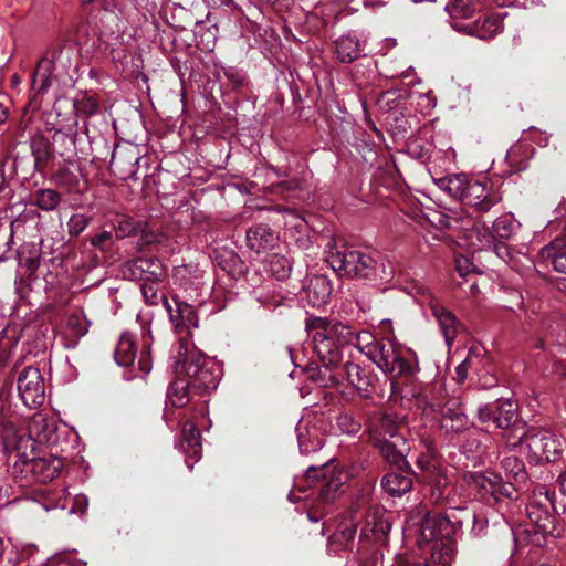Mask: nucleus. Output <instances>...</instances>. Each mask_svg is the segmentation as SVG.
Masks as SVG:
<instances>
[{
  "instance_id": "obj_1",
  "label": "nucleus",
  "mask_w": 566,
  "mask_h": 566,
  "mask_svg": "<svg viewBox=\"0 0 566 566\" xmlns=\"http://www.w3.org/2000/svg\"><path fill=\"white\" fill-rule=\"evenodd\" d=\"M176 373L185 375L189 381L176 380L168 389L167 396L175 407H184L189 401L188 388L191 386L200 391H211L217 388L219 374L214 364L191 346L187 337H180L177 346Z\"/></svg>"
},
{
  "instance_id": "obj_2",
  "label": "nucleus",
  "mask_w": 566,
  "mask_h": 566,
  "mask_svg": "<svg viewBox=\"0 0 566 566\" xmlns=\"http://www.w3.org/2000/svg\"><path fill=\"white\" fill-rule=\"evenodd\" d=\"M306 329L313 338V348L323 366H335L343 360V348L355 345L363 332H354L350 326L342 323H332L327 318L311 317L306 322Z\"/></svg>"
},
{
  "instance_id": "obj_3",
  "label": "nucleus",
  "mask_w": 566,
  "mask_h": 566,
  "mask_svg": "<svg viewBox=\"0 0 566 566\" xmlns=\"http://www.w3.org/2000/svg\"><path fill=\"white\" fill-rule=\"evenodd\" d=\"M357 349L392 378L411 376L416 371L415 357L409 349L388 338L377 339L368 331L357 338Z\"/></svg>"
},
{
  "instance_id": "obj_4",
  "label": "nucleus",
  "mask_w": 566,
  "mask_h": 566,
  "mask_svg": "<svg viewBox=\"0 0 566 566\" xmlns=\"http://www.w3.org/2000/svg\"><path fill=\"white\" fill-rule=\"evenodd\" d=\"M437 187L449 197L474 207L481 212L489 211L500 201L488 180H480L464 174L449 175L434 179Z\"/></svg>"
},
{
  "instance_id": "obj_5",
  "label": "nucleus",
  "mask_w": 566,
  "mask_h": 566,
  "mask_svg": "<svg viewBox=\"0 0 566 566\" xmlns=\"http://www.w3.org/2000/svg\"><path fill=\"white\" fill-rule=\"evenodd\" d=\"M408 395L415 399V407L422 412V416L429 421H439L440 428L446 433H459L470 428V420L459 408H455V401H444L443 398H437L421 387L411 388L405 394L406 397Z\"/></svg>"
},
{
  "instance_id": "obj_6",
  "label": "nucleus",
  "mask_w": 566,
  "mask_h": 566,
  "mask_svg": "<svg viewBox=\"0 0 566 566\" xmlns=\"http://www.w3.org/2000/svg\"><path fill=\"white\" fill-rule=\"evenodd\" d=\"M454 533L455 526L447 516L429 513L421 524L419 545H430L432 560L449 565L455 553Z\"/></svg>"
},
{
  "instance_id": "obj_7",
  "label": "nucleus",
  "mask_w": 566,
  "mask_h": 566,
  "mask_svg": "<svg viewBox=\"0 0 566 566\" xmlns=\"http://www.w3.org/2000/svg\"><path fill=\"white\" fill-rule=\"evenodd\" d=\"M319 478L322 481L318 486V499L307 512V517L312 522H318L324 516L325 505L333 503L339 496L348 475L335 465L310 467L305 474L306 482L311 485Z\"/></svg>"
},
{
  "instance_id": "obj_8",
  "label": "nucleus",
  "mask_w": 566,
  "mask_h": 566,
  "mask_svg": "<svg viewBox=\"0 0 566 566\" xmlns=\"http://www.w3.org/2000/svg\"><path fill=\"white\" fill-rule=\"evenodd\" d=\"M502 469L509 482H503L502 478L494 472L475 474L473 480L478 486L492 493L495 499L513 497L514 492L527 480L524 462L515 455H509L502 460Z\"/></svg>"
},
{
  "instance_id": "obj_9",
  "label": "nucleus",
  "mask_w": 566,
  "mask_h": 566,
  "mask_svg": "<svg viewBox=\"0 0 566 566\" xmlns=\"http://www.w3.org/2000/svg\"><path fill=\"white\" fill-rule=\"evenodd\" d=\"M73 53L71 45L49 50L32 74L33 88L38 93H44L52 86L54 80L62 78L73 64Z\"/></svg>"
},
{
  "instance_id": "obj_10",
  "label": "nucleus",
  "mask_w": 566,
  "mask_h": 566,
  "mask_svg": "<svg viewBox=\"0 0 566 566\" xmlns=\"http://www.w3.org/2000/svg\"><path fill=\"white\" fill-rule=\"evenodd\" d=\"M510 449L525 448L538 461H555L562 452V442L547 429L531 428L520 436L507 438Z\"/></svg>"
},
{
  "instance_id": "obj_11",
  "label": "nucleus",
  "mask_w": 566,
  "mask_h": 566,
  "mask_svg": "<svg viewBox=\"0 0 566 566\" xmlns=\"http://www.w3.org/2000/svg\"><path fill=\"white\" fill-rule=\"evenodd\" d=\"M326 261L340 276L371 277L376 271V261L365 252L343 247H332Z\"/></svg>"
},
{
  "instance_id": "obj_12",
  "label": "nucleus",
  "mask_w": 566,
  "mask_h": 566,
  "mask_svg": "<svg viewBox=\"0 0 566 566\" xmlns=\"http://www.w3.org/2000/svg\"><path fill=\"white\" fill-rule=\"evenodd\" d=\"M319 374L324 378L322 380L323 386L339 385L344 380H347L353 385L358 394L363 398H369L371 396L373 379L370 375L357 364L342 361L335 366H323L319 369Z\"/></svg>"
},
{
  "instance_id": "obj_13",
  "label": "nucleus",
  "mask_w": 566,
  "mask_h": 566,
  "mask_svg": "<svg viewBox=\"0 0 566 566\" xmlns=\"http://www.w3.org/2000/svg\"><path fill=\"white\" fill-rule=\"evenodd\" d=\"M12 472L21 481L31 474L35 481L46 483L53 480L61 471L63 463L59 458H28L25 454L17 453Z\"/></svg>"
},
{
  "instance_id": "obj_14",
  "label": "nucleus",
  "mask_w": 566,
  "mask_h": 566,
  "mask_svg": "<svg viewBox=\"0 0 566 566\" xmlns=\"http://www.w3.org/2000/svg\"><path fill=\"white\" fill-rule=\"evenodd\" d=\"M18 392L23 403L33 408L44 401L45 386L38 368L25 367L18 376Z\"/></svg>"
},
{
  "instance_id": "obj_15",
  "label": "nucleus",
  "mask_w": 566,
  "mask_h": 566,
  "mask_svg": "<svg viewBox=\"0 0 566 566\" xmlns=\"http://www.w3.org/2000/svg\"><path fill=\"white\" fill-rule=\"evenodd\" d=\"M29 438L33 442L46 447H55L60 441V427L55 418L38 412L28 424Z\"/></svg>"
},
{
  "instance_id": "obj_16",
  "label": "nucleus",
  "mask_w": 566,
  "mask_h": 566,
  "mask_svg": "<svg viewBox=\"0 0 566 566\" xmlns=\"http://www.w3.org/2000/svg\"><path fill=\"white\" fill-rule=\"evenodd\" d=\"M554 492L545 485H538L534 489L533 505L544 510V516L535 511L534 507L528 512V517L534 523L535 534L544 535L551 532L553 520L548 515V510L554 509Z\"/></svg>"
},
{
  "instance_id": "obj_17",
  "label": "nucleus",
  "mask_w": 566,
  "mask_h": 566,
  "mask_svg": "<svg viewBox=\"0 0 566 566\" xmlns=\"http://www.w3.org/2000/svg\"><path fill=\"white\" fill-rule=\"evenodd\" d=\"M127 4V0H104V12L101 19L106 33L120 35L126 32L128 25Z\"/></svg>"
},
{
  "instance_id": "obj_18",
  "label": "nucleus",
  "mask_w": 566,
  "mask_h": 566,
  "mask_svg": "<svg viewBox=\"0 0 566 566\" xmlns=\"http://www.w3.org/2000/svg\"><path fill=\"white\" fill-rule=\"evenodd\" d=\"M430 310L443 335L447 347L450 348L457 336L463 331V325L451 311L439 302L432 303Z\"/></svg>"
},
{
  "instance_id": "obj_19",
  "label": "nucleus",
  "mask_w": 566,
  "mask_h": 566,
  "mask_svg": "<svg viewBox=\"0 0 566 566\" xmlns=\"http://www.w3.org/2000/svg\"><path fill=\"white\" fill-rule=\"evenodd\" d=\"M165 303V307L169 313L170 321L172 322L175 329L178 334L182 332L190 335L191 328L198 327V316L193 307L185 302L174 301L176 307L172 308L170 303L164 296H160Z\"/></svg>"
},
{
  "instance_id": "obj_20",
  "label": "nucleus",
  "mask_w": 566,
  "mask_h": 566,
  "mask_svg": "<svg viewBox=\"0 0 566 566\" xmlns=\"http://www.w3.org/2000/svg\"><path fill=\"white\" fill-rule=\"evenodd\" d=\"M407 424L405 416L396 412H385L373 427V440L397 439L406 437Z\"/></svg>"
},
{
  "instance_id": "obj_21",
  "label": "nucleus",
  "mask_w": 566,
  "mask_h": 566,
  "mask_svg": "<svg viewBox=\"0 0 566 566\" xmlns=\"http://www.w3.org/2000/svg\"><path fill=\"white\" fill-rule=\"evenodd\" d=\"M493 423L496 426V428L500 429L512 428V431H510L505 437L506 440L509 437L513 439L524 431V424L518 423L517 421L516 406L509 399L500 400L495 405V416L493 418Z\"/></svg>"
},
{
  "instance_id": "obj_22",
  "label": "nucleus",
  "mask_w": 566,
  "mask_h": 566,
  "mask_svg": "<svg viewBox=\"0 0 566 566\" xmlns=\"http://www.w3.org/2000/svg\"><path fill=\"white\" fill-rule=\"evenodd\" d=\"M303 298L313 307H321L327 304L332 285L329 280L324 275H314L306 280L303 287Z\"/></svg>"
},
{
  "instance_id": "obj_23",
  "label": "nucleus",
  "mask_w": 566,
  "mask_h": 566,
  "mask_svg": "<svg viewBox=\"0 0 566 566\" xmlns=\"http://www.w3.org/2000/svg\"><path fill=\"white\" fill-rule=\"evenodd\" d=\"M457 27L458 31L488 40L502 30V20L499 15H485L483 19L471 20L467 24H457Z\"/></svg>"
},
{
  "instance_id": "obj_24",
  "label": "nucleus",
  "mask_w": 566,
  "mask_h": 566,
  "mask_svg": "<svg viewBox=\"0 0 566 566\" xmlns=\"http://www.w3.org/2000/svg\"><path fill=\"white\" fill-rule=\"evenodd\" d=\"M134 280L155 283L165 275L161 262L156 258H138L129 264Z\"/></svg>"
},
{
  "instance_id": "obj_25",
  "label": "nucleus",
  "mask_w": 566,
  "mask_h": 566,
  "mask_svg": "<svg viewBox=\"0 0 566 566\" xmlns=\"http://www.w3.org/2000/svg\"><path fill=\"white\" fill-rule=\"evenodd\" d=\"M481 9L480 0H450L444 8L455 30L457 24H467V21H471Z\"/></svg>"
},
{
  "instance_id": "obj_26",
  "label": "nucleus",
  "mask_w": 566,
  "mask_h": 566,
  "mask_svg": "<svg viewBox=\"0 0 566 566\" xmlns=\"http://www.w3.org/2000/svg\"><path fill=\"white\" fill-rule=\"evenodd\" d=\"M385 461L392 465H401L405 462L409 446L406 437L397 439H378L374 440Z\"/></svg>"
},
{
  "instance_id": "obj_27",
  "label": "nucleus",
  "mask_w": 566,
  "mask_h": 566,
  "mask_svg": "<svg viewBox=\"0 0 566 566\" xmlns=\"http://www.w3.org/2000/svg\"><path fill=\"white\" fill-rule=\"evenodd\" d=\"M181 449L186 453V464L192 469L201 458V436L192 423H186L181 430Z\"/></svg>"
},
{
  "instance_id": "obj_28",
  "label": "nucleus",
  "mask_w": 566,
  "mask_h": 566,
  "mask_svg": "<svg viewBox=\"0 0 566 566\" xmlns=\"http://www.w3.org/2000/svg\"><path fill=\"white\" fill-rule=\"evenodd\" d=\"M88 331V322L82 313H72L66 316L62 335L65 340V347L73 348L78 339Z\"/></svg>"
},
{
  "instance_id": "obj_29",
  "label": "nucleus",
  "mask_w": 566,
  "mask_h": 566,
  "mask_svg": "<svg viewBox=\"0 0 566 566\" xmlns=\"http://www.w3.org/2000/svg\"><path fill=\"white\" fill-rule=\"evenodd\" d=\"M139 157L135 154L134 147L115 148L109 166L114 171L122 174L123 178L136 172L135 166L138 164Z\"/></svg>"
},
{
  "instance_id": "obj_30",
  "label": "nucleus",
  "mask_w": 566,
  "mask_h": 566,
  "mask_svg": "<svg viewBox=\"0 0 566 566\" xmlns=\"http://www.w3.org/2000/svg\"><path fill=\"white\" fill-rule=\"evenodd\" d=\"M541 259L551 264L555 271L566 274V244L564 239H556L539 252Z\"/></svg>"
},
{
  "instance_id": "obj_31",
  "label": "nucleus",
  "mask_w": 566,
  "mask_h": 566,
  "mask_svg": "<svg viewBox=\"0 0 566 566\" xmlns=\"http://www.w3.org/2000/svg\"><path fill=\"white\" fill-rule=\"evenodd\" d=\"M245 240L251 250L260 253L275 243L276 235L269 227L258 224L247 231Z\"/></svg>"
},
{
  "instance_id": "obj_32",
  "label": "nucleus",
  "mask_w": 566,
  "mask_h": 566,
  "mask_svg": "<svg viewBox=\"0 0 566 566\" xmlns=\"http://www.w3.org/2000/svg\"><path fill=\"white\" fill-rule=\"evenodd\" d=\"M296 434L302 453L317 451L324 444V439L318 433L317 428L315 426L310 428L303 420H301L296 427Z\"/></svg>"
},
{
  "instance_id": "obj_33",
  "label": "nucleus",
  "mask_w": 566,
  "mask_h": 566,
  "mask_svg": "<svg viewBox=\"0 0 566 566\" xmlns=\"http://www.w3.org/2000/svg\"><path fill=\"white\" fill-rule=\"evenodd\" d=\"M491 249L501 260L517 272L530 269L532 265V260L526 254L512 252L510 247L503 242L494 240Z\"/></svg>"
},
{
  "instance_id": "obj_34",
  "label": "nucleus",
  "mask_w": 566,
  "mask_h": 566,
  "mask_svg": "<svg viewBox=\"0 0 566 566\" xmlns=\"http://www.w3.org/2000/svg\"><path fill=\"white\" fill-rule=\"evenodd\" d=\"M136 353L134 335L129 332L123 333L114 354V358L117 365L123 367L134 366L136 360Z\"/></svg>"
},
{
  "instance_id": "obj_35",
  "label": "nucleus",
  "mask_w": 566,
  "mask_h": 566,
  "mask_svg": "<svg viewBox=\"0 0 566 566\" xmlns=\"http://www.w3.org/2000/svg\"><path fill=\"white\" fill-rule=\"evenodd\" d=\"M357 530V518L349 516L344 518L337 526L335 533L329 537L328 543L331 546H336L335 551L347 548L349 543L354 539Z\"/></svg>"
},
{
  "instance_id": "obj_36",
  "label": "nucleus",
  "mask_w": 566,
  "mask_h": 566,
  "mask_svg": "<svg viewBox=\"0 0 566 566\" xmlns=\"http://www.w3.org/2000/svg\"><path fill=\"white\" fill-rule=\"evenodd\" d=\"M337 57L343 63H350L363 53V44L353 35H343L335 42Z\"/></svg>"
},
{
  "instance_id": "obj_37",
  "label": "nucleus",
  "mask_w": 566,
  "mask_h": 566,
  "mask_svg": "<svg viewBox=\"0 0 566 566\" xmlns=\"http://www.w3.org/2000/svg\"><path fill=\"white\" fill-rule=\"evenodd\" d=\"M424 450L418 455L416 465L424 473V478H430L440 473L439 463L436 458L433 441L427 438L424 441Z\"/></svg>"
},
{
  "instance_id": "obj_38",
  "label": "nucleus",
  "mask_w": 566,
  "mask_h": 566,
  "mask_svg": "<svg viewBox=\"0 0 566 566\" xmlns=\"http://www.w3.org/2000/svg\"><path fill=\"white\" fill-rule=\"evenodd\" d=\"M381 486L389 495L401 496L411 489V480L400 472H389L381 479Z\"/></svg>"
},
{
  "instance_id": "obj_39",
  "label": "nucleus",
  "mask_w": 566,
  "mask_h": 566,
  "mask_svg": "<svg viewBox=\"0 0 566 566\" xmlns=\"http://www.w3.org/2000/svg\"><path fill=\"white\" fill-rule=\"evenodd\" d=\"M467 239L469 245L475 251L491 249L495 240L493 232L483 224H474L469 229Z\"/></svg>"
},
{
  "instance_id": "obj_40",
  "label": "nucleus",
  "mask_w": 566,
  "mask_h": 566,
  "mask_svg": "<svg viewBox=\"0 0 566 566\" xmlns=\"http://www.w3.org/2000/svg\"><path fill=\"white\" fill-rule=\"evenodd\" d=\"M520 226L512 213L502 214L493 222V234L501 239H510L518 230Z\"/></svg>"
},
{
  "instance_id": "obj_41",
  "label": "nucleus",
  "mask_w": 566,
  "mask_h": 566,
  "mask_svg": "<svg viewBox=\"0 0 566 566\" xmlns=\"http://www.w3.org/2000/svg\"><path fill=\"white\" fill-rule=\"evenodd\" d=\"M61 197L53 189H41L36 192L35 203L45 211L54 210L60 203Z\"/></svg>"
},
{
  "instance_id": "obj_42",
  "label": "nucleus",
  "mask_w": 566,
  "mask_h": 566,
  "mask_svg": "<svg viewBox=\"0 0 566 566\" xmlns=\"http://www.w3.org/2000/svg\"><path fill=\"white\" fill-rule=\"evenodd\" d=\"M269 271L277 280H284L290 275L291 266L286 258L273 254L268 260Z\"/></svg>"
},
{
  "instance_id": "obj_43",
  "label": "nucleus",
  "mask_w": 566,
  "mask_h": 566,
  "mask_svg": "<svg viewBox=\"0 0 566 566\" xmlns=\"http://www.w3.org/2000/svg\"><path fill=\"white\" fill-rule=\"evenodd\" d=\"M406 292L410 294L417 302L424 305L427 304L431 307L432 303H437L429 292V290L420 282L412 281L408 286H406Z\"/></svg>"
},
{
  "instance_id": "obj_44",
  "label": "nucleus",
  "mask_w": 566,
  "mask_h": 566,
  "mask_svg": "<svg viewBox=\"0 0 566 566\" xmlns=\"http://www.w3.org/2000/svg\"><path fill=\"white\" fill-rule=\"evenodd\" d=\"M74 109L76 114L91 116L98 109V103L93 96L82 95L74 101Z\"/></svg>"
},
{
  "instance_id": "obj_45",
  "label": "nucleus",
  "mask_w": 566,
  "mask_h": 566,
  "mask_svg": "<svg viewBox=\"0 0 566 566\" xmlns=\"http://www.w3.org/2000/svg\"><path fill=\"white\" fill-rule=\"evenodd\" d=\"M88 223L90 218L87 216L82 213L73 214L67 221V232L70 235L77 237L87 228Z\"/></svg>"
},
{
  "instance_id": "obj_46",
  "label": "nucleus",
  "mask_w": 566,
  "mask_h": 566,
  "mask_svg": "<svg viewBox=\"0 0 566 566\" xmlns=\"http://www.w3.org/2000/svg\"><path fill=\"white\" fill-rule=\"evenodd\" d=\"M424 481L431 484V497L434 502H439L443 499L444 495V486H446V478H443L440 473L430 478H423Z\"/></svg>"
},
{
  "instance_id": "obj_47",
  "label": "nucleus",
  "mask_w": 566,
  "mask_h": 566,
  "mask_svg": "<svg viewBox=\"0 0 566 566\" xmlns=\"http://www.w3.org/2000/svg\"><path fill=\"white\" fill-rule=\"evenodd\" d=\"M149 344L145 342L144 348L140 352L139 358L137 360L138 369L144 373L148 374L151 369V361L149 358Z\"/></svg>"
},
{
  "instance_id": "obj_48",
  "label": "nucleus",
  "mask_w": 566,
  "mask_h": 566,
  "mask_svg": "<svg viewBox=\"0 0 566 566\" xmlns=\"http://www.w3.org/2000/svg\"><path fill=\"white\" fill-rule=\"evenodd\" d=\"M495 416V406L492 405H482L478 408V418L481 422H493V418Z\"/></svg>"
},
{
  "instance_id": "obj_49",
  "label": "nucleus",
  "mask_w": 566,
  "mask_h": 566,
  "mask_svg": "<svg viewBox=\"0 0 566 566\" xmlns=\"http://www.w3.org/2000/svg\"><path fill=\"white\" fill-rule=\"evenodd\" d=\"M471 354H472V352L470 350L468 353V356L455 368V373H457V377H458L459 381H463L468 377V369L471 364Z\"/></svg>"
},
{
  "instance_id": "obj_50",
  "label": "nucleus",
  "mask_w": 566,
  "mask_h": 566,
  "mask_svg": "<svg viewBox=\"0 0 566 566\" xmlns=\"http://www.w3.org/2000/svg\"><path fill=\"white\" fill-rule=\"evenodd\" d=\"M140 289H142V293H143L145 300L149 304L157 303L159 296L157 294V291L153 287V283H144V284H142Z\"/></svg>"
},
{
  "instance_id": "obj_51",
  "label": "nucleus",
  "mask_w": 566,
  "mask_h": 566,
  "mask_svg": "<svg viewBox=\"0 0 566 566\" xmlns=\"http://www.w3.org/2000/svg\"><path fill=\"white\" fill-rule=\"evenodd\" d=\"M43 566H74V564L70 556L57 555L48 559V562Z\"/></svg>"
},
{
  "instance_id": "obj_52",
  "label": "nucleus",
  "mask_w": 566,
  "mask_h": 566,
  "mask_svg": "<svg viewBox=\"0 0 566 566\" xmlns=\"http://www.w3.org/2000/svg\"><path fill=\"white\" fill-rule=\"evenodd\" d=\"M111 239H112V233L108 231H103L102 233L94 235L91 239V243H92V245L97 247L99 249H105L106 243L109 242Z\"/></svg>"
},
{
  "instance_id": "obj_53",
  "label": "nucleus",
  "mask_w": 566,
  "mask_h": 566,
  "mask_svg": "<svg viewBox=\"0 0 566 566\" xmlns=\"http://www.w3.org/2000/svg\"><path fill=\"white\" fill-rule=\"evenodd\" d=\"M338 424L342 428L343 431L347 433H354L357 431L358 426L355 423L350 417L343 416L338 418Z\"/></svg>"
},
{
  "instance_id": "obj_54",
  "label": "nucleus",
  "mask_w": 566,
  "mask_h": 566,
  "mask_svg": "<svg viewBox=\"0 0 566 566\" xmlns=\"http://www.w3.org/2000/svg\"><path fill=\"white\" fill-rule=\"evenodd\" d=\"M471 264L467 259H458L457 260V270L460 275L465 276L470 272Z\"/></svg>"
},
{
  "instance_id": "obj_55",
  "label": "nucleus",
  "mask_w": 566,
  "mask_h": 566,
  "mask_svg": "<svg viewBox=\"0 0 566 566\" xmlns=\"http://www.w3.org/2000/svg\"><path fill=\"white\" fill-rule=\"evenodd\" d=\"M133 230L132 222L129 220H124L119 222L117 232L120 233L122 237L128 235Z\"/></svg>"
},
{
  "instance_id": "obj_56",
  "label": "nucleus",
  "mask_w": 566,
  "mask_h": 566,
  "mask_svg": "<svg viewBox=\"0 0 566 566\" xmlns=\"http://www.w3.org/2000/svg\"><path fill=\"white\" fill-rule=\"evenodd\" d=\"M88 500L85 495L80 494L75 497V510L84 511V509L87 506Z\"/></svg>"
},
{
  "instance_id": "obj_57",
  "label": "nucleus",
  "mask_w": 566,
  "mask_h": 566,
  "mask_svg": "<svg viewBox=\"0 0 566 566\" xmlns=\"http://www.w3.org/2000/svg\"><path fill=\"white\" fill-rule=\"evenodd\" d=\"M9 358V350L0 344V370L6 366Z\"/></svg>"
},
{
  "instance_id": "obj_58",
  "label": "nucleus",
  "mask_w": 566,
  "mask_h": 566,
  "mask_svg": "<svg viewBox=\"0 0 566 566\" xmlns=\"http://www.w3.org/2000/svg\"><path fill=\"white\" fill-rule=\"evenodd\" d=\"M7 119L8 111L2 104H0V125L4 124Z\"/></svg>"
},
{
  "instance_id": "obj_59",
  "label": "nucleus",
  "mask_w": 566,
  "mask_h": 566,
  "mask_svg": "<svg viewBox=\"0 0 566 566\" xmlns=\"http://www.w3.org/2000/svg\"><path fill=\"white\" fill-rule=\"evenodd\" d=\"M559 488L560 492L566 495V473L560 475L559 478Z\"/></svg>"
},
{
  "instance_id": "obj_60",
  "label": "nucleus",
  "mask_w": 566,
  "mask_h": 566,
  "mask_svg": "<svg viewBox=\"0 0 566 566\" xmlns=\"http://www.w3.org/2000/svg\"><path fill=\"white\" fill-rule=\"evenodd\" d=\"M364 3H365V6H368V7L384 6L385 4L382 1L371 2L370 0H365Z\"/></svg>"
},
{
  "instance_id": "obj_61",
  "label": "nucleus",
  "mask_w": 566,
  "mask_h": 566,
  "mask_svg": "<svg viewBox=\"0 0 566 566\" xmlns=\"http://www.w3.org/2000/svg\"><path fill=\"white\" fill-rule=\"evenodd\" d=\"M4 185V175L3 171L0 169V191L3 189Z\"/></svg>"
},
{
  "instance_id": "obj_62",
  "label": "nucleus",
  "mask_w": 566,
  "mask_h": 566,
  "mask_svg": "<svg viewBox=\"0 0 566 566\" xmlns=\"http://www.w3.org/2000/svg\"><path fill=\"white\" fill-rule=\"evenodd\" d=\"M439 224L442 226V227H449L450 224L448 222H444L442 220V217L439 216V220H438Z\"/></svg>"
},
{
  "instance_id": "obj_63",
  "label": "nucleus",
  "mask_w": 566,
  "mask_h": 566,
  "mask_svg": "<svg viewBox=\"0 0 566 566\" xmlns=\"http://www.w3.org/2000/svg\"><path fill=\"white\" fill-rule=\"evenodd\" d=\"M537 348H544V342L542 339H538L535 344Z\"/></svg>"
},
{
  "instance_id": "obj_64",
  "label": "nucleus",
  "mask_w": 566,
  "mask_h": 566,
  "mask_svg": "<svg viewBox=\"0 0 566 566\" xmlns=\"http://www.w3.org/2000/svg\"><path fill=\"white\" fill-rule=\"evenodd\" d=\"M289 499H290V501H292V502H296V501H297V499H295V497H294V495H293V493H292V492L289 494Z\"/></svg>"
}]
</instances>
